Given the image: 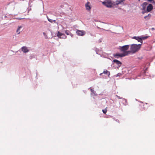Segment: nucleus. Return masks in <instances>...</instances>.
Instances as JSON below:
<instances>
[{
  "mask_svg": "<svg viewBox=\"0 0 155 155\" xmlns=\"http://www.w3.org/2000/svg\"><path fill=\"white\" fill-rule=\"evenodd\" d=\"M153 9V6L151 4L148 5L147 7V9L145 11V13L150 12Z\"/></svg>",
  "mask_w": 155,
  "mask_h": 155,
  "instance_id": "6",
  "label": "nucleus"
},
{
  "mask_svg": "<svg viewBox=\"0 0 155 155\" xmlns=\"http://www.w3.org/2000/svg\"><path fill=\"white\" fill-rule=\"evenodd\" d=\"M21 51L24 53H27L29 51L28 48L25 46H24L21 47Z\"/></svg>",
  "mask_w": 155,
  "mask_h": 155,
  "instance_id": "8",
  "label": "nucleus"
},
{
  "mask_svg": "<svg viewBox=\"0 0 155 155\" xmlns=\"http://www.w3.org/2000/svg\"><path fill=\"white\" fill-rule=\"evenodd\" d=\"M48 21L50 22L53 23L54 22V23H56V21L55 20H53L52 19L48 18Z\"/></svg>",
  "mask_w": 155,
  "mask_h": 155,
  "instance_id": "15",
  "label": "nucleus"
},
{
  "mask_svg": "<svg viewBox=\"0 0 155 155\" xmlns=\"http://www.w3.org/2000/svg\"><path fill=\"white\" fill-rule=\"evenodd\" d=\"M57 36L58 37H59L60 38L65 39L67 38V36L64 34L60 32L59 31H58V33L57 34Z\"/></svg>",
  "mask_w": 155,
  "mask_h": 155,
  "instance_id": "4",
  "label": "nucleus"
},
{
  "mask_svg": "<svg viewBox=\"0 0 155 155\" xmlns=\"http://www.w3.org/2000/svg\"><path fill=\"white\" fill-rule=\"evenodd\" d=\"M97 28H98V29H102V30H106L105 29H103V28H99V27H97Z\"/></svg>",
  "mask_w": 155,
  "mask_h": 155,
  "instance_id": "21",
  "label": "nucleus"
},
{
  "mask_svg": "<svg viewBox=\"0 0 155 155\" xmlns=\"http://www.w3.org/2000/svg\"><path fill=\"white\" fill-rule=\"evenodd\" d=\"M149 37L148 36H142L141 37V40L142 41L143 40L146 39L148 38Z\"/></svg>",
  "mask_w": 155,
  "mask_h": 155,
  "instance_id": "16",
  "label": "nucleus"
},
{
  "mask_svg": "<svg viewBox=\"0 0 155 155\" xmlns=\"http://www.w3.org/2000/svg\"><path fill=\"white\" fill-rule=\"evenodd\" d=\"M107 111V110L106 108H105L104 110H102V111H103V113L104 114H106V113Z\"/></svg>",
  "mask_w": 155,
  "mask_h": 155,
  "instance_id": "17",
  "label": "nucleus"
},
{
  "mask_svg": "<svg viewBox=\"0 0 155 155\" xmlns=\"http://www.w3.org/2000/svg\"><path fill=\"white\" fill-rule=\"evenodd\" d=\"M102 3L107 8H111L114 5V2L111 0H105L102 2Z\"/></svg>",
  "mask_w": 155,
  "mask_h": 155,
  "instance_id": "3",
  "label": "nucleus"
},
{
  "mask_svg": "<svg viewBox=\"0 0 155 155\" xmlns=\"http://www.w3.org/2000/svg\"><path fill=\"white\" fill-rule=\"evenodd\" d=\"M76 33L77 35L79 36H83L86 34V32L83 30H77Z\"/></svg>",
  "mask_w": 155,
  "mask_h": 155,
  "instance_id": "5",
  "label": "nucleus"
},
{
  "mask_svg": "<svg viewBox=\"0 0 155 155\" xmlns=\"http://www.w3.org/2000/svg\"><path fill=\"white\" fill-rule=\"evenodd\" d=\"M86 9L88 11H89L91 10V7L90 6V3L88 2L85 5Z\"/></svg>",
  "mask_w": 155,
  "mask_h": 155,
  "instance_id": "10",
  "label": "nucleus"
},
{
  "mask_svg": "<svg viewBox=\"0 0 155 155\" xmlns=\"http://www.w3.org/2000/svg\"><path fill=\"white\" fill-rule=\"evenodd\" d=\"M153 3L155 4V2H153Z\"/></svg>",
  "mask_w": 155,
  "mask_h": 155,
  "instance_id": "25",
  "label": "nucleus"
},
{
  "mask_svg": "<svg viewBox=\"0 0 155 155\" xmlns=\"http://www.w3.org/2000/svg\"><path fill=\"white\" fill-rule=\"evenodd\" d=\"M43 35H45V36L46 35V34L45 33V32H43Z\"/></svg>",
  "mask_w": 155,
  "mask_h": 155,
  "instance_id": "23",
  "label": "nucleus"
},
{
  "mask_svg": "<svg viewBox=\"0 0 155 155\" xmlns=\"http://www.w3.org/2000/svg\"><path fill=\"white\" fill-rule=\"evenodd\" d=\"M103 73H101V74H100V75H102V74H103Z\"/></svg>",
  "mask_w": 155,
  "mask_h": 155,
  "instance_id": "24",
  "label": "nucleus"
},
{
  "mask_svg": "<svg viewBox=\"0 0 155 155\" xmlns=\"http://www.w3.org/2000/svg\"><path fill=\"white\" fill-rule=\"evenodd\" d=\"M147 16L150 19V18L151 17V15L150 14H149L147 15Z\"/></svg>",
  "mask_w": 155,
  "mask_h": 155,
  "instance_id": "20",
  "label": "nucleus"
},
{
  "mask_svg": "<svg viewBox=\"0 0 155 155\" xmlns=\"http://www.w3.org/2000/svg\"><path fill=\"white\" fill-rule=\"evenodd\" d=\"M132 38H133V39H135L137 40L139 42H140L141 43V45L143 43V41H142L141 40V37L134 36Z\"/></svg>",
  "mask_w": 155,
  "mask_h": 155,
  "instance_id": "9",
  "label": "nucleus"
},
{
  "mask_svg": "<svg viewBox=\"0 0 155 155\" xmlns=\"http://www.w3.org/2000/svg\"><path fill=\"white\" fill-rule=\"evenodd\" d=\"M117 97H118V98H119V99H120V97H118V96H117Z\"/></svg>",
  "mask_w": 155,
  "mask_h": 155,
  "instance_id": "26",
  "label": "nucleus"
},
{
  "mask_svg": "<svg viewBox=\"0 0 155 155\" xmlns=\"http://www.w3.org/2000/svg\"><path fill=\"white\" fill-rule=\"evenodd\" d=\"M19 19H21V18H19Z\"/></svg>",
  "mask_w": 155,
  "mask_h": 155,
  "instance_id": "28",
  "label": "nucleus"
},
{
  "mask_svg": "<svg viewBox=\"0 0 155 155\" xmlns=\"http://www.w3.org/2000/svg\"><path fill=\"white\" fill-rule=\"evenodd\" d=\"M64 32L67 35H70L72 37L73 36V35L68 30H66Z\"/></svg>",
  "mask_w": 155,
  "mask_h": 155,
  "instance_id": "13",
  "label": "nucleus"
},
{
  "mask_svg": "<svg viewBox=\"0 0 155 155\" xmlns=\"http://www.w3.org/2000/svg\"><path fill=\"white\" fill-rule=\"evenodd\" d=\"M151 30H155V28H151Z\"/></svg>",
  "mask_w": 155,
  "mask_h": 155,
  "instance_id": "22",
  "label": "nucleus"
},
{
  "mask_svg": "<svg viewBox=\"0 0 155 155\" xmlns=\"http://www.w3.org/2000/svg\"><path fill=\"white\" fill-rule=\"evenodd\" d=\"M141 44L137 45L133 44L130 45V51H128L126 52L125 55H132L138 51L140 49Z\"/></svg>",
  "mask_w": 155,
  "mask_h": 155,
  "instance_id": "1",
  "label": "nucleus"
},
{
  "mask_svg": "<svg viewBox=\"0 0 155 155\" xmlns=\"http://www.w3.org/2000/svg\"><path fill=\"white\" fill-rule=\"evenodd\" d=\"M103 73L106 74H108V76H109L110 75V72L109 71H108L107 70H105L104 71Z\"/></svg>",
  "mask_w": 155,
  "mask_h": 155,
  "instance_id": "14",
  "label": "nucleus"
},
{
  "mask_svg": "<svg viewBox=\"0 0 155 155\" xmlns=\"http://www.w3.org/2000/svg\"><path fill=\"white\" fill-rule=\"evenodd\" d=\"M113 62L114 63H116L119 66H120L121 64V63L120 61L115 59L113 61Z\"/></svg>",
  "mask_w": 155,
  "mask_h": 155,
  "instance_id": "11",
  "label": "nucleus"
},
{
  "mask_svg": "<svg viewBox=\"0 0 155 155\" xmlns=\"http://www.w3.org/2000/svg\"><path fill=\"white\" fill-rule=\"evenodd\" d=\"M91 91L93 94H95V91H94V90L93 89H92V88L91 89Z\"/></svg>",
  "mask_w": 155,
  "mask_h": 155,
  "instance_id": "19",
  "label": "nucleus"
},
{
  "mask_svg": "<svg viewBox=\"0 0 155 155\" xmlns=\"http://www.w3.org/2000/svg\"><path fill=\"white\" fill-rule=\"evenodd\" d=\"M148 5V3L147 2H143L142 5V8L141 10L143 11L144 12L143 13H145V11L147 9V5Z\"/></svg>",
  "mask_w": 155,
  "mask_h": 155,
  "instance_id": "7",
  "label": "nucleus"
},
{
  "mask_svg": "<svg viewBox=\"0 0 155 155\" xmlns=\"http://www.w3.org/2000/svg\"><path fill=\"white\" fill-rule=\"evenodd\" d=\"M144 18L146 20H148L150 19L149 18V17H148L147 16V15L145 16L144 17Z\"/></svg>",
  "mask_w": 155,
  "mask_h": 155,
  "instance_id": "18",
  "label": "nucleus"
},
{
  "mask_svg": "<svg viewBox=\"0 0 155 155\" xmlns=\"http://www.w3.org/2000/svg\"><path fill=\"white\" fill-rule=\"evenodd\" d=\"M61 37H63V36H61Z\"/></svg>",
  "mask_w": 155,
  "mask_h": 155,
  "instance_id": "27",
  "label": "nucleus"
},
{
  "mask_svg": "<svg viewBox=\"0 0 155 155\" xmlns=\"http://www.w3.org/2000/svg\"><path fill=\"white\" fill-rule=\"evenodd\" d=\"M22 26H19L18 28L16 30V32L18 34H20L21 32V29L22 28Z\"/></svg>",
  "mask_w": 155,
  "mask_h": 155,
  "instance_id": "12",
  "label": "nucleus"
},
{
  "mask_svg": "<svg viewBox=\"0 0 155 155\" xmlns=\"http://www.w3.org/2000/svg\"><path fill=\"white\" fill-rule=\"evenodd\" d=\"M119 49L120 51L123 52V53H117L115 54H114V57H123L125 56H128L130 55H125V53L126 52H127L128 51L127 50L129 48V45H125L123 46L122 47H119Z\"/></svg>",
  "mask_w": 155,
  "mask_h": 155,
  "instance_id": "2",
  "label": "nucleus"
}]
</instances>
